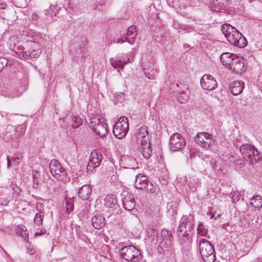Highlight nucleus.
Wrapping results in <instances>:
<instances>
[{"instance_id": "10", "label": "nucleus", "mask_w": 262, "mask_h": 262, "mask_svg": "<svg viewBox=\"0 0 262 262\" xmlns=\"http://www.w3.org/2000/svg\"><path fill=\"white\" fill-rule=\"evenodd\" d=\"M200 84L203 89L212 91L217 86V83L215 79L211 75L205 74L200 80Z\"/></svg>"}, {"instance_id": "34", "label": "nucleus", "mask_w": 262, "mask_h": 262, "mask_svg": "<svg viewBox=\"0 0 262 262\" xmlns=\"http://www.w3.org/2000/svg\"><path fill=\"white\" fill-rule=\"evenodd\" d=\"M197 232L198 234L202 236H206L207 235L208 230L206 228V227L203 225V223H199V226H198L197 228Z\"/></svg>"}, {"instance_id": "18", "label": "nucleus", "mask_w": 262, "mask_h": 262, "mask_svg": "<svg viewBox=\"0 0 262 262\" xmlns=\"http://www.w3.org/2000/svg\"><path fill=\"white\" fill-rule=\"evenodd\" d=\"M137 35L136 29L134 26H130L128 28L127 32L126 33V36L128 37V44L125 46V48L127 49V50H130L131 51H133L134 50V48H129L128 46L129 45H133L134 43V38Z\"/></svg>"}, {"instance_id": "4", "label": "nucleus", "mask_w": 262, "mask_h": 262, "mask_svg": "<svg viewBox=\"0 0 262 262\" xmlns=\"http://www.w3.org/2000/svg\"><path fill=\"white\" fill-rule=\"evenodd\" d=\"M120 253L123 258L127 261L137 262L141 259L140 251L132 245L122 248Z\"/></svg>"}, {"instance_id": "19", "label": "nucleus", "mask_w": 262, "mask_h": 262, "mask_svg": "<svg viewBox=\"0 0 262 262\" xmlns=\"http://www.w3.org/2000/svg\"><path fill=\"white\" fill-rule=\"evenodd\" d=\"M36 209L38 211L34 219V223L35 225L39 226L42 224L44 217V211L41 203H37L36 204Z\"/></svg>"}, {"instance_id": "45", "label": "nucleus", "mask_w": 262, "mask_h": 262, "mask_svg": "<svg viewBox=\"0 0 262 262\" xmlns=\"http://www.w3.org/2000/svg\"><path fill=\"white\" fill-rule=\"evenodd\" d=\"M11 164L10 160L9 158H7V165L8 167H9Z\"/></svg>"}, {"instance_id": "39", "label": "nucleus", "mask_w": 262, "mask_h": 262, "mask_svg": "<svg viewBox=\"0 0 262 262\" xmlns=\"http://www.w3.org/2000/svg\"><path fill=\"white\" fill-rule=\"evenodd\" d=\"M22 156L20 154H16L12 158V161L15 165H18L21 162Z\"/></svg>"}, {"instance_id": "30", "label": "nucleus", "mask_w": 262, "mask_h": 262, "mask_svg": "<svg viewBox=\"0 0 262 262\" xmlns=\"http://www.w3.org/2000/svg\"><path fill=\"white\" fill-rule=\"evenodd\" d=\"M189 95L190 90L188 88L187 90H185V91L183 92L182 93H181L180 95H178V96H176V97H177L178 101L179 102L181 103H184L189 100Z\"/></svg>"}, {"instance_id": "12", "label": "nucleus", "mask_w": 262, "mask_h": 262, "mask_svg": "<svg viewBox=\"0 0 262 262\" xmlns=\"http://www.w3.org/2000/svg\"><path fill=\"white\" fill-rule=\"evenodd\" d=\"M102 160V155L100 152L93 150L91 152L89 162L86 166L88 171H92L93 169L100 165Z\"/></svg>"}, {"instance_id": "17", "label": "nucleus", "mask_w": 262, "mask_h": 262, "mask_svg": "<svg viewBox=\"0 0 262 262\" xmlns=\"http://www.w3.org/2000/svg\"><path fill=\"white\" fill-rule=\"evenodd\" d=\"M187 85L184 84L182 83L178 82L172 83L169 89L171 90V92L172 95L174 96H178V95H180L183 92L188 89Z\"/></svg>"}, {"instance_id": "29", "label": "nucleus", "mask_w": 262, "mask_h": 262, "mask_svg": "<svg viewBox=\"0 0 262 262\" xmlns=\"http://www.w3.org/2000/svg\"><path fill=\"white\" fill-rule=\"evenodd\" d=\"M129 58L127 59H125L124 60H121L119 59H114L113 58H111L110 59V62L111 63V65L115 69H122L124 65L127 63L129 61Z\"/></svg>"}, {"instance_id": "31", "label": "nucleus", "mask_w": 262, "mask_h": 262, "mask_svg": "<svg viewBox=\"0 0 262 262\" xmlns=\"http://www.w3.org/2000/svg\"><path fill=\"white\" fill-rule=\"evenodd\" d=\"M74 198V196L69 197L68 196H66L65 197L67 212L68 214H69L71 212H72L73 210Z\"/></svg>"}, {"instance_id": "7", "label": "nucleus", "mask_w": 262, "mask_h": 262, "mask_svg": "<svg viewBox=\"0 0 262 262\" xmlns=\"http://www.w3.org/2000/svg\"><path fill=\"white\" fill-rule=\"evenodd\" d=\"M51 173L60 181H65L67 179L66 173L62 170V167L57 160H52L49 164Z\"/></svg>"}, {"instance_id": "44", "label": "nucleus", "mask_w": 262, "mask_h": 262, "mask_svg": "<svg viewBox=\"0 0 262 262\" xmlns=\"http://www.w3.org/2000/svg\"><path fill=\"white\" fill-rule=\"evenodd\" d=\"M46 232V230L45 229H38L37 231L35 232V235H40Z\"/></svg>"}, {"instance_id": "20", "label": "nucleus", "mask_w": 262, "mask_h": 262, "mask_svg": "<svg viewBox=\"0 0 262 262\" xmlns=\"http://www.w3.org/2000/svg\"><path fill=\"white\" fill-rule=\"evenodd\" d=\"M122 204L124 209L128 211L132 210L135 207V203L133 196L127 194L122 200Z\"/></svg>"}, {"instance_id": "40", "label": "nucleus", "mask_w": 262, "mask_h": 262, "mask_svg": "<svg viewBox=\"0 0 262 262\" xmlns=\"http://www.w3.org/2000/svg\"><path fill=\"white\" fill-rule=\"evenodd\" d=\"M8 63V60L4 57L0 58V72H1L5 66Z\"/></svg>"}, {"instance_id": "9", "label": "nucleus", "mask_w": 262, "mask_h": 262, "mask_svg": "<svg viewBox=\"0 0 262 262\" xmlns=\"http://www.w3.org/2000/svg\"><path fill=\"white\" fill-rule=\"evenodd\" d=\"M90 126L101 137H105L107 134V126L103 122V119H93L91 121Z\"/></svg>"}, {"instance_id": "33", "label": "nucleus", "mask_w": 262, "mask_h": 262, "mask_svg": "<svg viewBox=\"0 0 262 262\" xmlns=\"http://www.w3.org/2000/svg\"><path fill=\"white\" fill-rule=\"evenodd\" d=\"M58 12V10L56 7L55 5H51L50 7L45 10V13L47 16H52L55 15Z\"/></svg>"}, {"instance_id": "28", "label": "nucleus", "mask_w": 262, "mask_h": 262, "mask_svg": "<svg viewBox=\"0 0 262 262\" xmlns=\"http://www.w3.org/2000/svg\"><path fill=\"white\" fill-rule=\"evenodd\" d=\"M31 47L32 48H34V49H33L32 51L31 52L30 56L31 58H37L39 56L41 53L39 46L38 45L37 43H36L35 42H31Z\"/></svg>"}, {"instance_id": "15", "label": "nucleus", "mask_w": 262, "mask_h": 262, "mask_svg": "<svg viewBox=\"0 0 262 262\" xmlns=\"http://www.w3.org/2000/svg\"><path fill=\"white\" fill-rule=\"evenodd\" d=\"M228 67L233 72L238 73L242 71L244 63L242 59L235 55H233L232 60Z\"/></svg>"}, {"instance_id": "32", "label": "nucleus", "mask_w": 262, "mask_h": 262, "mask_svg": "<svg viewBox=\"0 0 262 262\" xmlns=\"http://www.w3.org/2000/svg\"><path fill=\"white\" fill-rule=\"evenodd\" d=\"M251 204L255 208L259 209L262 207V198L259 195L254 196L251 199Z\"/></svg>"}, {"instance_id": "3", "label": "nucleus", "mask_w": 262, "mask_h": 262, "mask_svg": "<svg viewBox=\"0 0 262 262\" xmlns=\"http://www.w3.org/2000/svg\"><path fill=\"white\" fill-rule=\"evenodd\" d=\"M129 129L128 119L124 116L120 117L113 127V133L118 139L126 136Z\"/></svg>"}, {"instance_id": "43", "label": "nucleus", "mask_w": 262, "mask_h": 262, "mask_svg": "<svg viewBox=\"0 0 262 262\" xmlns=\"http://www.w3.org/2000/svg\"><path fill=\"white\" fill-rule=\"evenodd\" d=\"M27 252L30 255H33L36 252V250L34 248L29 247L27 249Z\"/></svg>"}, {"instance_id": "35", "label": "nucleus", "mask_w": 262, "mask_h": 262, "mask_svg": "<svg viewBox=\"0 0 262 262\" xmlns=\"http://www.w3.org/2000/svg\"><path fill=\"white\" fill-rule=\"evenodd\" d=\"M72 127L74 128H78L82 123V120L78 116H74L72 118Z\"/></svg>"}, {"instance_id": "13", "label": "nucleus", "mask_w": 262, "mask_h": 262, "mask_svg": "<svg viewBox=\"0 0 262 262\" xmlns=\"http://www.w3.org/2000/svg\"><path fill=\"white\" fill-rule=\"evenodd\" d=\"M148 127L146 126H143L139 128L135 134L137 146L148 143Z\"/></svg>"}, {"instance_id": "5", "label": "nucleus", "mask_w": 262, "mask_h": 262, "mask_svg": "<svg viewBox=\"0 0 262 262\" xmlns=\"http://www.w3.org/2000/svg\"><path fill=\"white\" fill-rule=\"evenodd\" d=\"M190 215H183L180 222L177 231L178 236L182 239L184 237H188L191 233L192 223L190 221Z\"/></svg>"}, {"instance_id": "26", "label": "nucleus", "mask_w": 262, "mask_h": 262, "mask_svg": "<svg viewBox=\"0 0 262 262\" xmlns=\"http://www.w3.org/2000/svg\"><path fill=\"white\" fill-rule=\"evenodd\" d=\"M161 235L163 238V240L160 243V245H165L170 243L172 234L170 231L165 229L162 230L161 232Z\"/></svg>"}, {"instance_id": "42", "label": "nucleus", "mask_w": 262, "mask_h": 262, "mask_svg": "<svg viewBox=\"0 0 262 262\" xmlns=\"http://www.w3.org/2000/svg\"><path fill=\"white\" fill-rule=\"evenodd\" d=\"M128 38L127 36L125 37L120 36L116 38L114 40V42L117 43H122L125 41H127L128 42Z\"/></svg>"}, {"instance_id": "11", "label": "nucleus", "mask_w": 262, "mask_h": 262, "mask_svg": "<svg viewBox=\"0 0 262 262\" xmlns=\"http://www.w3.org/2000/svg\"><path fill=\"white\" fill-rule=\"evenodd\" d=\"M185 143L184 138L179 133L173 134L170 138V147L171 150L177 151L181 149Z\"/></svg>"}, {"instance_id": "21", "label": "nucleus", "mask_w": 262, "mask_h": 262, "mask_svg": "<svg viewBox=\"0 0 262 262\" xmlns=\"http://www.w3.org/2000/svg\"><path fill=\"white\" fill-rule=\"evenodd\" d=\"M147 183V177L142 174H138L136 177L135 186L137 189H142L146 187Z\"/></svg>"}, {"instance_id": "14", "label": "nucleus", "mask_w": 262, "mask_h": 262, "mask_svg": "<svg viewBox=\"0 0 262 262\" xmlns=\"http://www.w3.org/2000/svg\"><path fill=\"white\" fill-rule=\"evenodd\" d=\"M240 151L243 155L244 158H248L251 161L256 160L255 158V153L257 152V150L249 144L243 145L240 147Z\"/></svg>"}, {"instance_id": "46", "label": "nucleus", "mask_w": 262, "mask_h": 262, "mask_svg": "<svg viewBox=\"0 0 262 262\" xmlns=\"http://www.w3.org/2000/svg\"><path fill=\"white\" fill-rule=\"evenodd\" d=\"M184 47L185 48H186H186L187 49V48H189V45H187V44H185V45H184Z\"/></svg>"}, {"instance_id": "24", "label": "nucleus", "mask_w": 262, "mask_h": 262, "mask_svg": "<svg viewBox=\"0 0 262 262\" xmlns=\"http://www.w3.org/2000/svg\"><path fill=\"white\" fill-rule=\"evenodd\" d=\"M137 148L145 158L147 159L151 157L152 155V151L149 142L140 145H138Z\"/></svg>"}, {"instance_id": "36", "label": "nucleus", "mask_w": 262, "mask_h": 262, "mask_svg": "<svg viewBox=\"0 0 262 262\" xmlns=\"http://www.w3.org/2000/svg\"><path fill=\"white\" fill-rule=\"evenodd\" d=\"M215 5L217 6L219 8H222L224 7L227 6L229 2L228 0H213Z\"/></svg>"}, {"instance_id": "48", "label": "nucleus", "mask_w": 262, "mask_h": 262, "mask_svg": "<svg viewBox=\"0 0 262 262\" xmlns=\"http://www.w3.org/2000/svg\"><path fill=\"white\" fill-rule=\"evenodd\" d=\"M12 96H13V95H9V97H12Z\"/></svg>"}, {"instance_id": "1", "label": "nucleus", "mask_w": 262, "mask_h": 262, "mask_svg": "<svg viewBox=\"0 0 262 262\" xmlns=\"http://www.w3.org/2000/svg\"><path fill=\"white\" fill-rule=\"evenodd\" d=\"M221 31L231 44L239 48H244L246 46L247 42L244 36L230 25L223 24Z\"/></svg>"}, {"instance_id": "16", "label": "nucleus", "mask_w": 262, "mask_h": 262, "mask_svg": "<svg viewBox=\"0 0 262 262\" xmlns=\"http://www.w3.org/2000/svg\"><path fill=\"white\" fill-rule=\"evenodd\" d=\"M244 84V82L242 81H235L230 84L229 89L233 95H237L242 92Z\"/></svg>"}, {"instance_id": "41", "label": "nucleus", "mask_w": 262, "mask_h": 262, "mask_svg": "<svg viewBox=\"0 0 262 262\" xmlns=\"http://www.w3.org/2000/svg\"><path fill=\"white\" fill-rule=\"evenodd\" d=\"M40 173L38 171H35L33 172V179L34 182L38 183L39 180L40 179Z\"/></svg>"}, {"instance_id": "47", "label": "nucleus", "mask_w": 262, "mask_h": 262, "mask_svg": "<svg viewBox=\"0 0 262 262\" xmlns=\"http://www.w3.org/2000/svg\"><path fill=\"white\" fill-rule=\"evenodd\" d=\"M23 57L24 58H26V57H25V54H24V53L23 54Z\"/></svg>"}, {"instance_id": "25", "label": "nucleus", "mask_w": 262, "mask_h": 262, "mask_svg": "<svg viewBox=\"0 0 262 262\" xmlns=\"http://www.w3.org/2000/svg\"><path fill=\"white\" fill-rule=\"evenodd\" d=\"M117 204V200L113 195H108L104 199V205L106 207L116 209Z\"/></svg>"}, {"instance_id": "22", "label": "nucleus", "mask_w": 262, "mask_h": 262, "mask_svg": "<svg viewBox=\"0 0 262 262\" xmlns=\"http://www.w3.org/2000/svg\"><path fill=\"white\" fill-rule=\"evenodd\" d=\"M92 190V187L90 185H83L79 190V197L83 200H88L91 194Z\"/></svg>"}, {"instance_id": "23", "label": "nucleus", "mask_w": 262, "mask_h": 262, "mask_svg": "<svg viewBox=\"0 0 262 262\" xmlns=\"http://www.w3.org/2000/svg\"><path fill=\"white\" fill-rule=\"evenodd\" d=\"M92 224L96 229H99L105 224V220L101 215H96L92 219Z\"/></svg>"}, {"instance_id": "27", "label": "nucleus", "mask_w": 262, "mask_h": 262, "mask_svg": "<svg viewBox=\"0 0 262 262\" xmlns=\"http://www.w3.org/2000/svg\"><path fill=\"white\" fill-rule=\"evenodd\" d=\"M233 55H235L228 52L222 53L220 56V60L222 64L225 66H228L232 60Z\"/></svg>"}, {"instance_id": "8", "label": "nucleus", "mask_w": 262, "mask_h": 262, "mask_svg": "<svg viewBox=\"0 0 262 262\" xmlns=\"http://www.w3.org/2000/svg\"><path fill=\"white\" fill-rule=\"evenodd\" d=\"M196 142L202 147L208 149L214 143L213 135L208 133H199L197 135Z\"/></svg>"}, {"instance_id": "38", "label": "nucleus", "mask_w": 262, "mask_h": 262, "mask_svg": "<svg viewBox=\"0 0 262 262\" xmlns=\"http://www.w3.org/2000/svg\"><path fill=\"white\" fill-rule=\"evenodd\" d=\"M17 233L20 236H24L27 234V228L24 226L18 227L16 229Z\"/></svg>"}, {"instance_id": "37", "label": "nucleus", "mask_w": 262, "mask_h": 262, "mask_svg": "<svg viewBox=\"0 0 262 262\" xmlns=\"http://www.w3.org/2000/svg\"><path fill=\"white\" fill-rule=\"evenodd\" d=\"M231 194L233 202L234 203L238 202L242 197L240 192L238 191H232Z\"/></svg>"}, {"instance_id": "2", "label": "nucleus", "mask_w": 262, "mask_h": 262, "mask_svg": "<svg viewBox=\"0 0 262 262\" xmlns=\"http://www.w3.org/2000/svg\"><path fill=\"white\" fill-rule=\"evenodd\" d=\"M199 241V248L200 254L205 262H213L215 259L213 247L209 241L200 238Z\"/></svg>"}, {"instance_id": "6", "label": "nucleus", "mask_w": 262, "mask_h": 262, "mask_svg": "<svg viewBox=\"0 0 262 262\" xmlns=\"http://www.w3.org/2000/svg\"><path fill=\"white\" fill-rule=\"evenodd\" d=\"M24 133L25 129L22 125L16 127L8 125L4 134V139L7 141L12 139H18Z\"/></svg>"}]
</instances>
